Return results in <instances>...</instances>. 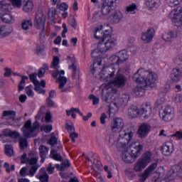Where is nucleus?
Listing matches in <instances>:
<instances>
[{
    "label": "nucleus",
    "instance_id": "obj_1",
    "mask_svg": "<svg viewBox=\"0 0 182 182\" xmlns=\"http://www.w3.org/2000/svg\"><path fill=\"white\" fill-rule=\"evenodd\" d=\"M100 79L102 82H108L103 87L102 97L104 102L111 103L109 105V116L119 112V107L126 105L130 99L129 95H119L117 90L114 87H124L127 82V78L120 74V68L116 71V68L109 66L103 68L100 74Z\"/></svg>",
    "mask_w": 182,
    "mask_h": 182
},
{
    "label": "nucleus",
    "instance_id": "obj_2",
    "mask_svg": "<svg viewBox=\"0 0 182 182\" xmlns=\"http://www.w3.org/2000/svg\"><path fill=\"white\" fill-rule=\"evenodd\" d=\"M133 81L138 83L134 88V92L137 97L144 96V92L147 87H156L159 75L153 71H147L143 68H139L132 77Z\"/></svg>",
    "mask_w": 182,
    "mask_h": 182
},
{
    "label": "nucleus",
    "instance_id": "obj_3",
    "mask_svg": "<svg viewBox=\"0 0 182 182\" xmlns=\"http://www.w3.org/2000/svg\"><path fill=\"white\" fill-rule=\"evenodd\" d=\"M107 28H108V29L105 31L103 35H102V31H103L102 25L97 26L95 29V38L96 39H101V41H99L98 43L97 49H95L92 52V56H95V54L97 53V52H100V53L107 52V50L112 49V48H114L117 45V39L110 35L112 28L108 25L107 26Z\"/></svg>",
    "mask_w": 182,
    "mask_h": 182
},
{
    "label": "nucleus",
    "instance_id": "obj_4",
    "mask_svg": "<svg viewBox=\"0 0 182 182\" xmlns=\"http://www.w3.org/2000/svg\"><path fill=\"white\" fill-rule=\"evenodd\" d=\"M128 143L130 141H120L117 142V148L118 151H122V159L124 163H132V159H137L143 151V145L133 142L129 147Z\"/></svg>",
    "mask_w": 182,
    "mask_h": 182
},
{
    "label": "nucleus",
    "instance_id": "obj_5",
    "mask_svg": "<svg viewBox=\"0 0 182 182\" xmlns=\"http://www.w3.org/2000/svg\"><path fill=\"white\" fill-rule=\"evenodd\" d=\"M123 127H124V122L120 117L114 119L110 124V129L112 133H119V138L117 142L120 139V141H124L128 143L133 139L134 132L123 130Z\"/></svg>",
    "mask_w": 182,
    "mask_h": 182
},
{
    "label": "nucleus",
    "instance_id": "obj_6",
    "mask_svg": "<svg viewBox=\"0 0 182 182\" xmlns=\"http://www.w3.org/2000/svg\"><path fill=\"white\" fill-rule=\"evenodd\" d=\"M151 110L152 107L150 104H146L141 109L136 106L132 105L128 109V117L129 119H135L137 116H144V119L146 120L151 115Z\"/></svg>",
    "mask_w": 182,
    "mask_h": 182
},
{
    "label": "nucleus",
    "instance_id": "obj_7",
    "mask_svg": "<svg viewBox=\"0 0 182 182\" xmlns=\"http://www.w3.org/2000/svg\"><path fill=\"white\" fill-rule=\"evenodd\" d=\"M151 160H153V154L151 151L144 152L134 164V171L136 173L143 171V170H144V168L151 163Z\"/></svg>",
    "mask_w": 182,
    "mask_h": 182
},
{
    "label": "nucleus",
    "instance_id": "obj_8",
    "mask_svg": "<svg viewBox=\"0 0 182 182\" xmlns=\"http://www.w3.org/2000/svg\"><path fill=\"white\" fill-rule=\"evenodd\" d=\"M38 128L39 122H35L32 125V122L28 119L24 124V137H27V139L35 137V132Z\"/></svg>",
    "mask_w": 182,
    "mask_h": 182
},
{
    "label": "nucleus",
    "instance_id": "obj_9",
    "mask_svg": "<svg viewBox=\"0 0 182 182\" xmlns=\"http://www.w3.org/2000/svg\"><path fill=\"white\" fill-rule=\"evenodd\" d=\"M169 19H171L175 26H182V10L178 7L169 13Z\"/></svg>",
    "mask_w": 182,
    "mask_h": 182
},
{
    "label": "nucleus",
    "instance_id": "obj_10",
    "mask_svg": "<svg viewBox=\"0 0 182 182\" xmlns=\"http://www.w3.org/2000/svg\"><path fill=\"white\" fill-rule=\"evenodd\" d=\"M34 25L36 29L41 30L40 38H45V18L43 14L41 11H37L36 14Z\"/></svg>",
    "mask_w": 182,
    "mask_h": 182
},
{
    "label": "nucleus",
    "instance_id": "obj_11",
    "mask_svg": "<svg viewBox=\"0 0 182 182\" xmlns=\"http://www.w3.org/2000/svg\"><path fill=\"white\" fill-rule=\"evenodd\" d=\"M15 117H16V112L12 110H4L1 116V119H6V122L4 123L6 126L14 124V119H15Z\"/></svg>",
    "mask_w": 182,
    "mask_h": 182
},
{
    "label": "nucleus",
    "instance_id": "obj_12",
    "mask_svg": "<svg viewBox=\"0 0 182 182\" xmlns=\"http://www.w3.org/2000/svg\"><path fill=\"white\" fill-rule=\"evenodd\" d=\"M150 130H151V126L150 124L142 123L139 127L137 134L141 139H144V137H147V136H149Z\"/></svg>",
    "mask_w": 182,
    "mask_h": 182
},
{
    "label": "nucleus",
    "instance_id": "obj_13",
    "mask_svg": "<svg viewBox=\"0 0 182 182\" xmlns=\"http://www.w3.org/2000/svg\"><path fill=\"white\" fill-rule=\"evenodd\" d=\"M157 168V163H154L149 165L147 168L144 171L140 178V181L144 182L146 178H149L151 176L153 171Z\"/></svg>",
    "mask_w": 182,
    "mask_h": 182
},
{
    "label": "nucleus",
    "instance_id": "obj_14",
    "mask_svg": "<svg viewBox=\"0 0 182 182\" xmlns=\"http://www.w3.org/2000/svg\"><path fill=\"white\" fill-rule=\"evenodd\" d=\"M154 38V29L150 28L148 29L146 31H144L141 34V41L144 43H150L153 38Z\"/></svg>",
    "mask_w": 182,
    "mask_h": 182
},
{
    "label": "nucleus",
    "instance_id": "obj_15",
    "mask_svg": "<svg viewBox=\"0 0 182 182\" xmlns=\"http://www.w3.org/2000/svg\"><path fill=\"white\" fill-rule=\"evenodd\" d=\"M178 36V31H171L169 32H165L162 34V39L165 42H173Z\"/></svg>",
    "mask_w": 182,
    "mask_h": 182
},
{
    "label": "nucleus",
    "instance_id": "obj_16",
    "mask_svg": "<svg viewBox=\"0 0 182 182\" xmlns=\"http://www.w3.org/2000/svg\"><path fill=\"white\" fill-rule=\"evenodd\" d=\"M182 79V71L180 68H174L171 73V80L177 83Z\"/></svg>",
    "mask_w": 182,
    "mask_h": 182
},
{
    "label": "nucleus",
    "instance_id": "obj_17",
    "mask_svg": "<svg viewBox=\"0 0 182 182\" xmlns=\"http://www.w3.org/2000/svg\"><path fill=\"white\" fill-rule=\"evenodd\" d=\"M174 151V145L172 142L168 141L162 146V154L164 156H170Z\"/></svg>",
    "mask_w": 182,
    "mask_h": 182
},
{
    "label": "nucleus",
    "instance_id": "obj_18",
    "mask_svg": "<svg viewBox=\"0 0 182 182\" xmlns=\"http://www.w3.org/2000/svg\"><path fill=\"white\" fill-rule=\"evenodd\" d=\"M0 5L1 11L3 14L11 12V11H12V4L9 0H4L0 1Z\"/></svg>",
    "mask_w": 182,
    "mask_h": 182
},
{
    "label": "nucleus",
    "instance_id": "obj_19",
    "mask_svg": "<svg viewBox=\"0 0 182 182\" xmlns=\"http://www.w3.org/2000/svg\"><path fill=\"white\" fill-rule=\"evenodd\" d=\"M36 171H38L37 166H28L23 168L24 176H31V177H33L36 173Z\"/></svg>",
    "mask_w": 182,
    "mask_h": 182
},
{
    "label": "nucleus",
    "instance_id": "obj_20",
    "mask_svg": "<svg viewBox=\"0 0 182 182\" xmlns=\"http://www.w3.org/2000/svg\"><path fill=\"white\" fill-rule=\"evenodd\" d=\"M174 173H176V175L182 178V167L180 165H176L168 172L167 177H171Z\"/></svg>",
    "mask_w": 182,
    "mask_h": 182
},
{
    "label": "nucleus",
    "instance_id": "obj_21",
    "mask_svg": "<svg viewBox=\"0 0 182 182\" xmlns=\"http://www.w3.org/2000/svg\"><path fill=\"white\" fill-rule=\"evenodd\" d=\"M118 56V64L124 63L129 60V53L127 50H122L117 53Z\"/></svg>",
    "mask_w": 182,
    "mask_h": 182
},
{
    "label": "nucleus",
    "instance_id": "obj_22",
    "mask_svg": "<svg viewBox=\"0 0 182 182\" xmlns=\"http://www.w3.org/2000/svg\"><path fill=\"white\" fill-rule=\"evenodd\" d=\"M13 31L14 28H12L11 26H3L0 27V38H4V36L11 35Z\"/></svg>",
    "mask_w": 182,
    "mask_h": 182
},
{
    "label": "nucleus",
    "instance_id": "obj_23",
    "mask_svg": "<svg viewBox=\"0 0 182 182\" xmlns=\"http://www.w3.org/2000/svg\"><path fill=\"white\" fill-rule=\"evenodd\" d=\"M57 74L60 75L58 78L59 89H63V87L66 85V82H68V79L65 77L61 76L62 75H65V70H58Z\"/></svg>",
    "mask_w": 182,
    "mask_h": 182
},
{
    "label": "nucleus",
    "instance_id": "obj_24",
    "mask_svg": "<svg viewBox=\"0 0 182 182\" xmlns=\"http://www.w3.org/2000/svg\"><path fill=\"white\" fill-rule=\"evenodd\" d=\"M159 0H146L145 5L150 11L157 9L159 8Z\"/></svg>",
    "mask_w": 182,
    "mask_h": 182
},
{
    "label": "nucleus",
    "instance_id": "obj_25",
    "mask_svg": "<svg viewBox=\"0 0 182 182\" xmlns=\"http://www.w3.org/2000/svg\"><path fill=\"white\" fill-rule=\"evenodd\" d=\"M1 18L5 23H14L15 21V18H14V16L11 13H3Z\"/></svg>",
    "mask_w": 182,
    "mask_h": 182
},
{
    "label": "nucleus",
    "instance_id": "obj_26",
    "mask_svg": "<svg viewBox=\"0 0 182 182\" xmlns=\"http://www.w3.org/2000/svg\"><path fill=\"white\" fill-rule=\"evenodd\" d=\"M38 150L40 153V156L41 157V163H43V161H45V159H46L48 153H49V148L41 145L39 146Z\"/></svg>",
    "mask_w": 182,
    "mask_h": 182
},
{
    "label": "nucleus",
    "instance_id": "obj_27",
    "mask_svg": "<svg viewBox=\"0 0 182 182\" xmlns=\"http://www.w3.org/2000/svg\"><path fill=\"white\" fill-rule=\"evenodd\" d=\"M4 136H8L9 137H11L12 139H18L21 137V134H18L16 131H11L9 129H6L3 132Z\"/></svg>",
    "mask_w": 182,
    "mask_h": 182
},
{
    "label": "nucleus",
    "instance_id": "obj_28",
    "mask_svg": "<svg viewBox=\"0 0 182 182\" xmlns=\"http://www.w3.org/2000/svg\"><path fill=\"white\" fill-rule=\"evenodd\" d=\"M34 6L35 4H33V1L27 0L24 2L23 11L24 12H32V11H33Z\"/></svg>",
    "mask_w": 182,
    "mask_h": 182
},
{
    "label": "nucleus",
    "instance_id": "obj_29",
    "mask_svg": "<svg viewBox=\"0 0 182 182\" xmlns=\"http://www.w3.org/2000/svg\"><path fill=\"white\" fill-rule=\"evenodd\" d=\"M34 53L38 56H45L46 55V52L45 51V46L43 45H37L36 46Z\"/></svg>",
    "mask_w": 182,
    "mask_h": 182
},
{
    "label": "nucleus",
    "instance_id": "obj_30",
    "mask_svg": "<svg viewBox=\"0 0 182 182\" xmlns=\"http://www.w3.org/2000/svg\"><path fill=\"white\" fill-rule=\"evenodd\" d=\"M4 153L7 157H12L14 156V146L11 144L5 145Z\"/></svg>",
    "mask_w": 182,
    "mask_h": 182
},
{
    "label": "nucleus",
    "instance_id": "obj_31",
    "mask_svg": "<svg viewBox=\"0 0 182 182\" xmlns=\"http://www.w3.org/2000/svg\"><path fill=\"white\" fill-rule=\"evenodd\" d=\"M40 176L38 177L39 180L42 182H48L49 181V176H48V173L45 172V168H41L40 170Z\"/></svg>",
    "mask_w": 182,
    "mask_h": 182
},
{
    "label": "nucleus",
    "instance_id": "obj_32",
    "mask_svg": "<svg viewBox=\"0 0 182 182\" xmlns=\"http://www.w3.org/2000/svg\"><path fill=\"white\" fill-rule=\"evenodd\" d=\"M137 11V5L136 4L132 3V4L129 5L126 8V11L128 14H131L132 15H134Z\"/></svg>",
    "mask_w": 182,
    "mask_h": 182
},
{
    "label": "nucleus",
    "instance_id": "obj_33",
    "mask_svg": "<svg viewBox=\"0 0 182 182\" xmlns=\"http://www.w3.org/2000/svg\"><path fill=\"white\" fill-rule=\"evenodd\" d=\"M66 167H70V161L69 160L64 161L62 165L56 164L55 168L60 171H63Z\"/></svg>",
    "mask_w": 182,
    "mask_h": 182
},
{
    "label": "nucleus",
    "instance_id": "obj_34",
    "mask_svg": "<svg viewBox=\"0 0 182 182\" xmlns=\"http://www.w3.org/2000/svg\"><path fill=\"white\" fill-rule=\"evenodd\" d=\"M112 10L113 9L112 7L109 6H106V4H102V8H101V12H102V14L104 15V16L109 15Z\"/></svg>",
    "mask_w": 182,
    "mask_h": 182
},
{
    "label": "nucleus",
    "instance_id": "obj_35",
    "mask_svg": "<svg viewBox=\"0 0 182 182\" xmlns=\"http://www.w3.org/2000/svg\"><path fill=\"white\" fill-rule=\"evenodd\" d=\"M38 159L37 157L31 158L29 159L28 158H26V154H23V163H26L27 164H30L31 166H33V164H36L38 163Z\"/></svg>",
    "mask_w": 182,
    "mask_h": 182
},
{
    "label": "nucleus",
    "instance_id": "obj_36",
    "mask_svg": "<svg viewBox=\"0 0 182 182\" xmlns=\"http://www.w3.org/2000/svg\"><path fill=\"white\" fill-rule=\"evenodd\" d=\"M122 19H123V14H122V12L118 11L114 13L112 18V21L114 23H119V22H120Z\"/></svg>",
    "mask_w": 182,
    "mask_h": 182
},
{
    "label": "nucleus",
    "instance_id": "obj_37",
    "mask_svg": "<svg viewBox=\"0 0 182 182\" xmlns=\"http://www.w3.org/2000/svg\"><path fill=\"white\" fill-rule=\"evenodd\" d=\"M69 69L73 70V77L74 79H77L79 77V71L77 70V68L75 64H72L69 66Z\"/></svg>",
    "mask_w": 182,
    "mask_h": 182
},
{
    "label": "nucleus",
    "instance_id": "obj_38",
    "mask_svg": "<svg viewBox=\"0 0 182 182\" xmlns=\"http://www.w3.org/2000/svg\"><path fill=\"white\" fill-rule=\"evenodd\" d=\"M172 102L176 105H180L182 103V95L181 94H175L172 96Z\"/></svg>",
    "mask_w": 182,
    "mask_h": 182
},
{
    "label": "nucleus",
    "instance_id": "obj_39",
    "mask_svg": "<svg viewBox=\"0 0 182 182\" xmlns=\"http://www.w3.org/2000/svg\"><path fill=\"white\" fill-rule=\"evenodd\" d=\"M173 114L159 113V117L164 122H171L173 120Z\"/></svg>",
    "mask_w": 182,
    "mask_h": 182
},
{
    "label": "nucleus",
    "instance_id": "obj_40",
    "mask_svg": "<svg viewBox=\"0 0 182 182\" xmlns=\"http://www.w3.org/2000/svg\"><path fill=\"white\" fill-rule=\"evenodd\" d=\"M49 69V67L47 64H44L43 67L40 68L38 70V77H43V75H45L46 70Z\"/></svg>",
    "mask_w": 182,
    "mask_h": 182
},
{
    "label": "nucleus",
    "instance_id": "obj_41",
    "mask_svg": "<svg viewBox=\"0 0 182 182\" xmlns=\"http://www.w3.org/2000/svg\"><path fill=\"white\" fill-rule=\"evenodd\" d=\"M55 151L54 149H52L50 151V157L53 159V160H55L56 161H62V156L59 154H55Z\"/></svg>",
    "mask_w": 182,
    "mask_h": 182
},
{
    "label": "nucleus",
    "instance_id": "obj_42",
    "mask_svg": "<svg viewBox=\"0 0 182 182\" xmlns=\"http://www.w3.org/2000/svg\"><path fill=\"white\" fill-rule=\"evenodd\" d=\"M13 75L14 76H20L21 77V80L20 82V84L18 85V93H21L22 90H23V75H21L20 73H13Z\"/></svg>",
    "mask_w": 182,
    "mask_h": 182
},
{
    "label": "nucleus",
    "instance_id": "obj_43",
    "mask_svg": "<svg viewBox=\"0 0 182 182\" xmlns=\"http://www.w3.org/2000/svg\"><path fill=\"white\" fill-rule=\"evenodd\" d=\"M162 114H174V109L170 106H166L164 108Z\"/></svg>",
    "mask_w": 182,
    "mask_h": 182
},
{
    "label": "nucleus",
    "instance_id": "obj_44",
    "mask_svg": "<svg viewBox=\"0 0 182 182\" xmlns=\"http://www.w3.org/2000/svg\"><path fill=\"white\" fill-rule=\"evenodd\" d=\"M73 112L78 113L80 116H83V113L78 108H71L70 110H66L67 116H72Z\"/></svg>",
    "mask_w": 182,
    "mask_h": 182
},
{
    "label": "nucleus",
    "instance_id": "obj_45",
    "mask_svg": "<svg viewBox=\"0 0 182 182\" xmlns=\"http://www.w3.org/2000/svg\"><path fill=\"white\" fill-rule=\"evenodd\" d=\"M26 92L28 97H33V96L35 95V93L33 92V86L32 85H28V87H26Z\"/></svg>",
    "mask_w": 182,
    "mask_h": 182
},
{
    "label": "nucleus",
    "instance_id": "obj_46",
    "mask_svg": "<svg viewBox=\"0 0 182 182\" xmlns=\"http://www.w3.org/2000/svg\"><path fill=\"white\" fill-rule=\"evenodd\" d=\"M109 62H112V63H115V66H117V68H119V57L117 56V53L115 55H112L110 58H109Z\"/></svg>",
    "mask_w": 182,
    "mask_h": 182
},
{
    "label": "nucleus",
    "instance_id": "obj_47",
    "mask_svg": "<svg viewBox=\"0 0 182 182\" xmlns=\"http://www.w3.org/2000/svg\"><path fill=\"white\" fill-rule=\"evenodd\" d=\"M58 65H59V57L55 56L53 59V62L51 65L52 69H58V68H59V66H58Z\"/></svg>",
    "mask_w": 182,
    "mask_h": 182
},
{
    "label": "nucleus",
    "instance_id": "obj_48",
    "mask_svg": "<svg viewBox=\"0 0 182 182\" xmlns=\"http://www.w3.org/2000/svg\"><path fill=\"white\" fill-rule=\"evenodd\" d=\"M30 28H32V20H25L23 22V29L24 31H27V29H30Z\"/></svg>",
    "mask_w": 182,
    "mask_h": 182
},
{
    "label": "nucleus",
    "instance_id": "obj_49",
    "mask_svg": "<svg viewBox=\"0 0 182 182\" xmlns=\"http://www.w3.org/2000/svg\"><path fill=\"white\" fill-rule=\"evenodd\" d=\"M101 65V62L99 61L97 63L95 62L93 65L91 66V72L92 73V75H95V73H96V72H97V70H99V68L96 67V66H100Z\"/></svg>",
    "mask_w": 182,
    "mask_h": 182
},
{
    "label": "nucleus",
    "instance_id": "obj_50",
    "mask_svg": "<svg viewBox=\"0 0 182 182\" xmlns=\"http://www.w3.org/2000/svg\"><path fill=\"white\" fill-rule=\"evenodd\" d=\"M34 85L36 92H38L40 95H45V90L41 88V82L34 84Z\"/></svg>",
    "mask_w": 182,
    "mask_h": 182
},
{
    "label": "nucleus",
    "instance_id": "obj_51",
    "mask_svg": "<svg viewBox=\"0 0 182 182\" xmlns=\"http://www.w3.org/2000/svg\"><path fill=\"white\" fill-rule=\"evenodd\" d=\"M116 1L117 0H105L102 4L107 6H109L110 8H113V6H114V4H116Z\"/></svg>",
    "mask_w": 182,
    "mask_h": 182
},
{
    "label": "nucleus",
    "instance_id": "obj_52",
    "mask_svg": "<svg viewBox=\"0 0 182 182\" xmlns=\"http://www.w3.org/2000/svg\"><path fill=\"white\" fill-rule=\"evenodd\" d=\"M89 99H90V100H92L93 105H99V102H100V100H99L98 97H96V96L93 95H90Z\"/></svg>",
    "mask_w": 182,
    "mask_h": 182
},
{
    "label": "nucleus",
    "instance_id": "obj_53",
    "mask_svg": "<svg viewBox=\"0 0 182 182\" xmlns=\"http://www.w3.org/2000/svg\"><path fill=\"white\" fill-rule=\"evenodd\" d=\"M10 2L12 3V6H16L17 8L22 5L21 0H10Z\"/></svg>",
    "mask_w": 182,
    "mask_h": 182
},
{
    "label": "nucleus",
    "instance_id": "obj_54",
    "mask_svg": "<svg viewBox=\"0 0 182 182\" xmlns=\"http://www.w3.org/2000/svg\"><path fill=\"white\" fill-rule=\"evenodd\" d=\"M42 130H43V132H45L46 133H50V132H52V125H43L42 127Z\"/></svg>",
    "mask_w": 182,
    "mask_h": 182
},
{
    "label": "nucleus",
    "instance_id": "obj_55",
    "mask_svg": "<svg viewBox=\"0 0 182 182\" xmlns=\"http://www.w3.org/2000/svg\"><path fill=\"white\" fill-rule=\"evenodd\" d=\"M66 126L68 130L71 132H75V127L73 126V122L70 121H66Z\"/></svg>",
    "mask_w": 182,
    "mask_h": 182
},
{
    "label": "nucleus",
    "instance_id": "obj_56",
    "mask_svg": "<svg viewBox=\"0 0 182 182\" xmlns=\"http://www.w3.org/2000/svg\"><path fill=\"white\" fill-rule=\"evenodd\" d=\"M18 181L23 182V168H21L20 173H17Z\"/></svg>",
    "mask_w": 182,
    "mask_h": 182
},
{
    "label": "nucleus",
    "instance_id": "obj_57",
    "mask_svg": "<svg viewBox=\"0 0 182 182\" xmlns=\"http://www.w3.org/2000/svg\"><path fill=\"white\" fill-rule=\"evenodd\" d=\"M181 2L182 0H169V5L171 6H176V5H180Z\"/></svg>",
    "mask_w": 182,
    "mask_h": 182
},
{
    "label": "nucleus",
    "instance_id": "obj_58",
    "mask_svg": "<svg viewBox=\"0 0 182 182\" xmlns=\"http://www.w3.org/2000/svg\"><path fill=\"white\" fill-rule=\"evenodd\" d=\"M171 137H176L178 140L182 139V132L181 131H177L175 134L171 135Z\"/></svg>",
    "mask_w": 182,
    "mask_h": 182
},
{
    "label": "nucleus",
    "instance_id": "obj_59",
    "mask_svg": "<svg viewBox=\"0 0 182 182\" xmlns=\"http://www.w3.org/2000/svg\"><path fill=\"white\" fill-rule=\"evenodd\" d=\"M58 6L60 11H68V9L69 8V6H68L66 3H61L60 4H58Z\"/></svg>",
    "mask_w": 182,
    "mask_h": 182
},
{
    "label": "nucleus",
    "instance_id": "obj_60",
    "mask_svg": "<svg viewBox=\"0 0 182 182\" xmlns=\"http://www.w3.org/2000/svg\"><path fill=\"white\" fill-rule=\"evenodd\" d=\"M45 120L46 123H52V114L47 112L45 116Z\"/></svg>",
    "mask_w": 182,
    "mask_h": 182
},
{
    "label": "nucleus",
    "instance_id": "obj_61",
    "mask_svg": "<svg viewBox=\"0 0 182 182\" xmlns=\"http://www.w3.org/2000/svg\"><path fill=\"white\" fill-rule=\"evenodd\" d=\"M37 75L36 74H31L30 75V80L33 82V85H37L39 83L38 80H36Z\"/></svg>",
    "mask_w": 182,
    "mask_h": 182
},
{
    "label": "nucleus",
    "instance_id": "obj_62",
    "mask_svg": "<svg viewBox=\"0 0 182 182\" xmlns=\"http://www.w3.org/2000/svg\"><path fill=\"white\" fill-rule=\"evenodd\" d=\"M22 120V117H19L18 119L14 118V124L10 126H18V127L21 126V121Z\"/></svg>",
    "mask_w": 182,
    "mask_h": 182
},
{
    "label": "nucleus",
    "instance_id": "obj_63",
    "mask_svg": "<svg viewBox=\"0 0 182 182\" xmlns=\"http://www.w3.org/2000/svg\"><path fill=\"white\" fill-rule=\"evenodd\" d=\"M106 119H107V115H106L105 113H102L101 114L100 118L101 124H106Z\"/></svg>",
    "mask_w": 182,
    "mask_h": 182
},
{
    "label": "nucleus",
    "instance_id": "obj_64",
    "mask_svg": "<svg viewBox=\"0 0 182 182\" xmlns=\"http://www.w3.org/2000/svg\"><path fill=\"white\" fill-rule=\"evenodd\" d=\"M63 32H62V38H66V33H68V27L66 26V23H63Z\"/></svg>",
    "mask_w": 182,
    "mask_h": 182
}]
</instances>
